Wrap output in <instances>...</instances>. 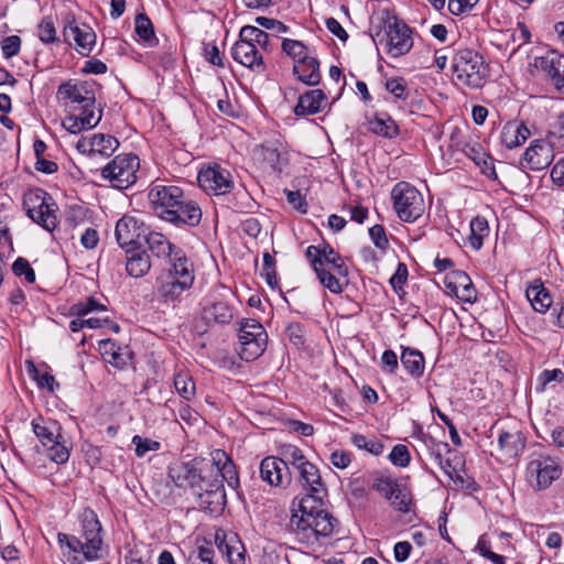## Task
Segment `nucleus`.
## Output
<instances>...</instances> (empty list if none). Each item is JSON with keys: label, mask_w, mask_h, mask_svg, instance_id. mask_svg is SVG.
Instances as JSON below:
<instances>
[{"label": "nucleus", "mask_w": 564, "mask_h": 564, "mask_svg": "<svg viewBox=\"0 0 564 564\" xmlns=\"http://www.w3.org/2000/svg\"><path fill=\"white\" fill-rule=\"evenodd\" d=\"M318 494L311 492L299 501V513H293L289 528L296 540L307 546L318 542L319 536L333 534L338 521L328 511L322 508V498Z\"/></svg>", "instance_id": "nucleus-1"}, {"label": "nucleus", "mask_w": 564, "mask_h": 564, "mask_svg": "<svg viewBox=\"0 0 564 564\" xmlns=\"http://www.w3.org/2000/svg\"><path fill=\"white\" fill-rule=\"evenodd\" d=\"M195 281L194 263L182 249L176 250L170 267L156 278V292L163 303H178Z\"/></svg>", "instance_id": "nucleus-2"}, {"label": "nucleus", "mask_w": 564, "mask_h": 564, "mask_svg": "<svg viewBox=\"0 0 564 564\" xmlns=\"http://www.w3.org/2000/svg\"><path fill=\"white\" fill-rule=\"evenodd\" d=\"M305 256L316 273L319 283L334 294L344 291L339 276H347L348 269L340 254L327 242L308 246Z\"/></svg>", "instance_id": "nucleus-3"}, {"label": "nucleus", "mask_w": 564, "mask_h": 564, "mask_svg": "<svg viewBox=\"0 0 564 564\" xmlns=\"http://www.w3.org/2000/svg\"><path fill=\"white\" fill-rule=\"evenodd\" d=\"M82 529L83 532L80 538L59 533V542L64 543V541H66L70 551L74 553H82L87 561L101 558L104 544L101 538V524L96 512L91 509H85L82 513Z\"/></svg>", "instance_id": "nucleus-4"}, {"label": "nucleus", "mask_w": 564, "mask_h": 564, "mask_svg": "<svg viewBox=\"0 0 564 564\" xmlns=\"http://www.w3.org/2000/svg\"><path fill=\"white\" fill-rule=\"evenodd\" d=\"M452 70L456 80L469 88H481L489 76V65L473 48H459L452 57Z\"/></svg>", "instance_id": "nucleus-5"}, {"label": "nucleus", "mask_w": 564, "mask_h": 564, "mask_svg": "<svg viewBox=\"0 0 564 564\" xmlns=\"http://www.w3.org/2000/svg\"><path fill=\"white\" fill-rule=\"evenodd\" d=\"M169 478L180 488H191L199 491L207 480L213 477V466L203 458L188 462H176L169 467Z\"/></svg>", "instance_id": "nucleus-6"}, {"label": "nucleus", "mask_w": 564, "mask_h": 564, "mask_svg": "<svg viewBox=\"0 0 564 564\" xmlns=\"http://www.w3.org/2000/svg\"><path fill=\"white\" fill-rule=\"evenodd\" d=\"M238 339L239 343L236 350L240 358L245 361H253L264 352L268 344V334L260 322L246 318L240 322Z\"/></svg>", "instance_id": "nucleus-7"}, {"label": "nucleus", "mask_w": 564, "mask_h": 564, "mask_svg": "<svg viewBox=\"0 0 564 564\" xmlns=\"http://www.w3.org/2000/svg\"><path fill=\"white\" fill-rule=\"evenodd\" d=\"M393 208L405 223L419 219L425 209L423 195L410 183L399 182L391 191Z\"/></svg>", "instance_id": "nucleus-8"}, {"label": "nucleus", "mask_w": 564, "mask_h": 564, "mask_svg": "<svg viewBox=\"0 0 564 564\" xmlns=\"http://www.w3.org/2000/svg\"><path fill=\"white\" fill-rule=\"evenodd\" d=\"M139 167L140 160L138 155L127 153L115 156L113 160L98 171L101 177L108 181L113 188L126 189L137 182Z\"/></svg>", "instance_id": "nucleus-9"}, {"label": "nucleus", "mask_w": 564, "mask_h": 564, "mask_svg": "<svg viewBox=\"0 0 564 564\" xmlns=\"http://www.w3.org/2000/svg\"><path fill=\"white\" fill-rule=\"evenodd\" d=\"M95 104L96 99L93 95L91 104L82 102L78 106H72L63 119V127L74 134L95 128L101 120V110L97 111Z\"/></svg>", "instance_id": "nucleus-10"}, {"label": "nucleus", "mask_w": 564, "mask_h": 564, "mask_svg": "<svg viewBox=\"0 0 564 564\" xmlns=\"http://www.w3.org/2000/svg\"><path fill=\"white\" fill-rule=\"evenodd\" d=\"M411 29L401 20L391 18L384 28L386 51L391 57H399L410 52L413 46Z\"/></svg>", "instance_id": "nucleus-11"}, {"label": "nucleus", "mask_w": 564, "mask_h": 564, "mask_svg": "<svg viewBox=\"0 0 564 564\" xmlns=\"http://www.w3.org/2000/svg\"><path fill=\"white\" fill-rule=\"evenodd\" d=\"M59 426L56 422H53L50 426H40L37 423V440L42 445V451L37 447V454L56 464L66 463L69 458V452L59 442Z\"/></svg>", "instance_id": "nucleus-12"}, {"label": "nucleus", "mask_w": 564, "mask_h": 564, "mask_svg": "<svg viewBox=\"0 0 564 564\" xmlns=\"http://www.w3.org/2000/svg\"><path fill=\"white\" fill-rule=\"evenodd\" d=\"M224 290V293H212L204 306L203 318L208 325H226L229 324L235 316V307L231 303L232 296L229 294L228 290Z\"/></svg>", "instance_id": "nucleus-13"}, {"label": "nucleus", "mask_w": 564, "mask_h": 564, "mask_svg": "<svg viewBox=\"0 0 564 564\" xmlns=\"http://www.w3.org/2000/svg\"><path fill=\"white\" fill-rule=\"evenodd\" d=\"M197 181L200 188L208 195H225L234 187L231 173L217 164L203 169L198 173Z\"/></svg>", "instance_id": "nucleus-14"}, {"label": "nucleus", "mask_w": 564, "mask_h": 564, "mask_svg": "<svg viewBox=\"0 0 564 564\" xmlns=\"http://www.w3.org/2000/svg\"><path fill=\"white\" fill-rule=\"evenodd\" d=\"M527 471L530 477H534L535 479L533 486L538 490H543L560 478L562 467L557 458L547 455H539L528 464Z\"/></svg>", "instance_id": "nucleus-15"}, {"label": "nucleus", "mask_w": 564, "mask_h": 564, "mask_svg": "<svg viewBox=\"0 0 564 564\" xmlns=\"http://www.w3.org/2000/svg\"><path fill=\"white\" fill-rule=\"evenodd\" d=\"M119 145L118 140L110 134H94L90 138L84 137L76 143L79 153L86 155L87 160L97 158L107 159L112 155Z\"/></svg>", "instance_id": "nucleus-16"}, {"label": "nucleus", "mask_w": 564, "mask_h": 564, "mask_svg": "<svg viewBox=\"0 0 564 564\" xmlns=\"http://www.w3.org/2000/svg\"><path fill=\"white\" fill-rule=\"evenodd\" d=\"M148 197L155 214L163 219L165 212L173 209L184 198V192L175 185L152 184Z\"/></svg>", "instance_id": "nucleus-17"}, {"label": "nucleus", "mask_w": 564, "mask_h": 564, "mask_svg": "<svg viewBox=\"0 0 564 564\" xmlns=\"http://www.w3.org/2000/svg\"><path fill=\"white\" fill-rule=\"evenodd\" d=\"M231 56L237 63L257 73H262L265 69L262 53L257 50L252 41L245 39L243 26L239 32V40L231 47Z\"/></svg>", "instance_id": "nucleus-18"}, {"label": "nucleus", "mask_w": 564, "mask_h": 564, "mask_svg": "<svg viewBox=\"0 0 564 564\" xmlns=\"http://www.w3.org/2000/svg\"><path fill=\"white\" fill-rule=\"evenodd\" d=\"M534 67L543 73L546 79L558 91L564 93V55L550 51L534 59Z\"/></svg>", "instance_id": "nucleus-19"}, {"label": "nucleus", "mask_w": 564, "mask_h": 564, "mask_svg": "<svg viewBox=\"0 0 564 564\" xmlns=\"http://www.w3.org/2000/svg\"><path fill=\"white\" fill-rule=\"evenodd\" d=\"M195 495L198 497L199 507L210 513L220 512L226 506L224 485L217 477H210Z\"/></svg>", "instance_id": "nucleus-20"}, {"label": "nucleus", "mask_w": 564, "mask_h": 564, "mask_svg": "<svg viewBox=\"0 0 564 564\" xmlns=\"http://www.w3.org/2000/svg\"><path fill=\"white\" fill-rule=\"evenodd\" d=\"M147 230L148 227L142 221L126 215L117 221L115 235L119 246L129 249L140 245Z\"/></svg>", "instance_id": "nucleus-21"}, {"label": "nucleus", "mask_w": 564, "mask_h": 564, "mask_svg": "<svg viewBox=\"0 0 564 564\" xmlns=\"http://www.w3.org/2000/svg\"><path fill=\"white\" fill-rule=\"evenodd\" d=\"M163 220L176 226L196 227L202 220V209L196 202L184 196L173 209L165 212Z\"/></svg>", "instance_id": "nucleus-22"}, {"label": "nucleus", "mask_w": 564, "mask_h": 564, "mask_svg": "<svg viewBox=\"0 0 564 564\" xmlns=\"http://www.w3.org/2000/svg\"><path fill=\"white\" fill-rule=\"evenodd\" d=\"M260 477L263 481L274 487H286L291 482L289 466L283 459L268 456L260 464Z\"/></svg>", "instance_id": "nucleus-23"}, {"label": "nucleus", "mask_w": 564, "mask_h": 564, "mask_svg": "<svg viewBox=\"0 0 564 564\" xmlns=\"http://www.w3.org/2000/svg\"><path fill=\"white\" fill-rule=\"evenodd\" d=\"M553 147L554 144L551 141H532L523 154L527 166L532 171L547 167L554 159Z\"/></svg>", "instance_id": "nucleus-24"}, {"label": "nucleus", "mask_w": 564, "mask_h": 564, "mask_svg": "<svg viewBox=\"0 0 564 564\" xmlns=\"http://www.w3.org/2000/svg\"><path fill=\"white\" fill-rule=\"evenodd\" d=\"M64 36L74 40L76 51L83 56H88L91 53L97 39L95 31L88 24L76 22L64 26Z\"/></svg>", "instance_id": "nucleus-25"}, {"label": "nucleus", "mask_w": 564, "mask_h": 564, "mask_svg": "<svg viewBox=\"0 0 564 564\" xmlns=\"http://www.w3.org/2000/svg\"><path fill=\"white\" fill-rule=\"evenodd\" d=\"M210 456L212 463H209V465L213 466V478L221 477V482L226 481L232 489L238 488L239 476L232 459L227 455V453L223 449H215L210 453Z\"/></svg>", "instance_id": "nucleus-26"}, {"label": "nucleus", "mask_w": 564, "mask_h": 564, "mask_svg": "<svg viewBox=\"0 0 564 564\" xmlns=\"http://www.w3.org/2000/svg\"><path fill=\"white\" fill-rule=\"evenodd\" d=\"M41 204L37 206V225H40L47 232H53L57 228L59 210L54 198L45 191L37 188V200Z\"/></svg>", "instance_id": "nucleus-27"}, {"label": "nucleus", "mask_w": 564, "mask_h": 564, "mask_svg": "<svg viewBox=\"0 0 564 564\" xmlns=\"http://www.w3.org/2000/svg\"><path fill=\"white\" fill-rule=\"evenodd\" d=\"M93 95L84 84L72 82L62 84L57 89V98L63 101L67 111L72 109V106H78L82 102L91 104Z\"/></svg>", "instance_id": "nucleus-28"}, {"label": "nucleus", "mask_w": 564, "mask_h": 564, "mask_svg": "<svg viewBox=\"0 0 564 564\" xmlns=\"http://www.w3.org/2000/svg\"><path fill=\"white\" fill-rule=\"evenodd\" d=\"M327 104L326 94L322 89L307 90L300 95L294 113L296 116L315 115L324 110Z\"/></svg>", "instance_id": "nucleus-29"}, {"label": "nucleus", "mask_w": 564, "mask_h": 564, "mask_svg": "<svg viewBox=\"0 0 564 564\" xmlns=\"http://www.w3.org/2000/svg\"><path fill=\"white\" fill-rule=\"evenodd\" d=\"M143 240L148 246V250L153 257L158 259L174 258V253L180 248H176L163 234L147 230Z\"/></svg>", "instance_id": "nucleus-30"}, {"label": "nucleus", "mask_w": 564, "mask_h": 564, "mask_svg": "<svg viewBox=\"0 0 564 564\" xmlns=\"http://www.w3.org/2000/svg\"><path fill=\"white\" fill-rule=\"evenodd\" d=\"M99 350L104 360L117 368H123L131 359V351L127 346L122 347L111 339L99 343Z\"/></svg>", "instance_id": "nucleus-31"}, {"label": "nucleus", "mask_w": 564, "mask_h": 564, "mask_svg": "<svg viewBox=\"0 0 564 564\" xmlns=\"http://www.w3.org/2000/svg\"><path fill=\"white\" fill-rule=\"evenodd\" d=\"M263 161L275 172H281L288 164V152L279 141H268L260 148Z\"/></svg>", "instance_id": "nucleus-32"}, {"label": "nucleus", "mask_w": 564, "mask_h": 564, "mask_svg": "<svg viewBox=\"0 0 564 564\" xmlns=\"http://www.w3.org/2000/svg\"><path fill=\"white\" fill-rule=\"evenodd\" d=\"M498 448L506 458H516L525 448V437L520 431H503L498 436Z\"/></svg>", "instance_id": "nucleus-33"}, {"label": "nucleus", "mask_w": 564, "mask_h": 564, "mask_svg": "<svg viewBox=\"0 0 564 564\" xmlns=\"http://www.w3.org/2000/svg\"><path fill=\"white\" fill-rule=\"evenodd\" d=\"M530 135L531 132L523 122L509 121L502 128L500 140L506 148L513 149L523 144Z\"/></svg>", "instance_id": "nucleus-34"}, {"label": "nucleus", "mask_w": 564, "mask_h": 564, "mask_svg": "<svg viewBox=\"0 0 564 564\" xmlns=\"http://www.w3.org/2000/svg\"><path fill=\"white\" fill-rule=\"evenodd\" d=\"M293 74L300 82L308 86H316L322 79L319 62L315 55L307 59L294 63Z\"/></svg>", "instance_id": "nucleus-35"}, {"label": "nucleus", "mask_w": 564, "mask_h": 564, "mask_svg": "<svg viewBox=\"0 0 564 564\" xmlns=\"http://www.w3.org/2000/svg\"><path fill=\"white\" fill-rule=\"evenodd\" d=\"M151 269L150 256L145 250L127 249L126 270L132 278H142Z\"/></svg>", "instance_id": "nucleus-36"}, {"label": "nucleus", "mask_w": 564, "mask_h": 564, "mask_svg": "<svg viewBox=\"0 0 564 564\" xmlns=\"http://www.w3.org/2000/svg\"><path fill=\"white\" fill-rule=\"evenodd\" d=\"M527 299L533 310L538 313H545L552 305L553 299L541 281H534L525 291Z\"/></svg>", "instance_id": "nucleus-37"}, {"label": "nucleus", "mask_w": 564, "mask_h": 564, "mask_svg": "<svg viewBox=\"0 0 564 564\" xmlns=\"http://www.w3.org/2000/svg\"><path fill=\"white\" fill-rule=\"evenodd\" d=\"M400 359L403 368L412 378L419 379L424 375L425 359L420 350L405 347Z\"/></svg>", "instance_id": "nucleus-38"}, {"label": "nucleus", "mask_w": 564, "mask_h": 564, "mask_svg": "<svg viewBox=\"0 0 564 564\" xmlns=\"http://www.w3.org/2000/svg\"><path fill=\"white\" fill-rule=\"evenodd\" d=\"M243 36L245 39H249V41H252L257 50L262 54L264 52L272 51L279 41L278 35H271L265 31L253 25L243 26Z\"/></svg>", "instance_id": "nucleus-39"}, {"label": "nucleus", "mask_w": 564, "mask_h": 564, "mask_svg": "<svg viewBox=\"0 0 564 564\" xmlns=\"http://www.w3.org/2000/svg\"><path fill=\"white\" fill-rule=\"evenodd\" d=\"M369 130L383 138L393 139L399 135V126L386 112L376 113L369 120Z\"/></svg>", "instance_id": "nucleus-40"}, {"label": "nucleus", "mask_w": 564, "mask_h": 564, "mask_svg": "<svg viewBox=\"0 0 564 564\" xmlns=\"http://www.w3.org/2000/svg\"><path fill=\"white\" fill-rule=\"evenodd\" d=\"M455 285L449 283L447 288L462 301L473 303L477 299V292L470 278L463 271L455 272Z\"/></svg>", "instance_id": "nucleus-41"}, {"label": "nucleus", "mask_w": 564, "mask_h": 564, "mask_svg": "<svg viewBox=\"0 0 564 564\" xmlns=\"http://www.w3.org/2000/svg\"><path fill=\"white\" fill-rule=\"evenodd\" d=\"M283 53L290 56L294 63L307 59L315 55L314 46L306 45L302 41L283 39L281 43Z\"/></svg>", "instance_id": "nucleus-42"}, {"label": "nucleus", "mask_w": 564, "mask_h": 564, "mask_svg": "<svg viewBox=\"0 0 564 564\" xmlns=\"http://www.w3.org/2000/svg\"><path fill=\"white\" fill-rule=\"evenodd\" d=\"M134 25L137 35L145 46L153 47L159 43L153 24L147 14L139 13L135 17Z\"/></svg>", "instance_id": "nucleus-43"}, {"label": "nucleus", "mask_w": 564, "mask_h": 564, "mask_svg": "<svg viewBox=\"0 0 564 564\" xmlns=\"http://www.w3.org/2000/svg\"><path fill=\"white\" fill-rule=\"evenodd\" d=\"M297 471L307 490L314 494H319L322 487V478L317 467L311 462L306 460Z\"/></svg>", "instance_id": "nucleus-44"}, {"label": "nucleus", "mask_w": 564, "mask_h": 564, "mask_svg": "<svg viewBox=\"0 0 564 564\" xmlns=\"http://www.w3.org/2000/svg\"><path fill=\"white\" fill-rule=\"evenodd\" d=\"M489 234L488 221L484 217H475L470 221L469 245L474 250H479L484 245V238Z\"/></svg>", "instance_id": "nucleus-45"}, {"label": "nucleus", "mask_w": 564, "mask_h": 564, "mask_svg": "<svg viewBox=\"0 0 564 564\" xmlns=\"http://www.w3.org/2000/svg\"><path fill=\"white\" fill-rule=\"evenodd\" d=\"M564 382V371L562 369H545L536 378V392H544L549 388H553V383Z\"/></svg>", "instance_id": "nucleus-46"}, {"label": "nucleus", "mask_w": 564, "mask_h": 564, "mask_svg": "<svg viewBox=\"0 0 564 564\" xmlns=\"http://www.w3.org/2000/svg\"><path fill=\"white\" fill-rule=\"evenodd\" d=\"M174 387L177 393L186 401H191L195 397L196 386L187 372H180L174 376Z\"/></svg>", "instance_id": "nucleus-47"}, {"label": "nucleus", "mask_w": 564, "mask_h": 564, "mask_svg": "<svg viewBox=\"0 0 564 564\" xmlns=\"http://www.w3.org/2000/svg\"><path fill=\"white\" fill-rule=\"evenodd\" d=\"M106 311V306L94 297H88L84 302H77L69 308V314L76 317H85L93 312Z\"/></svg>", "instance_id": "nucleus-48"}, {"label": "nucleus", "mask_w": 564, "mask_h": 564, "mask_svg": "<svg viewBox=\"0 0 564 564\" xmlns=\"http://www.w3.org/2000/svg\"><path fill=\"white\" fill-rule=\"evenodd\" d=\"M421 440L424 442L436 464H441L443 462L445 458L444 453L451 452L449 445L447 443L436 441L431 435L422 434Z\"/></svg>", "instance_id": "nucleus-49"}, {"label": "nucleus", "mask_w": 564, "mask_h": 564, "mask_svg": "<svg viewBox=\"0 0 564 564\" xmlns=\"http://www.w3.org/2000/svg\"><path fill=\"white\" fill-rule=\"evenodd\" d=\"M351 443L359 449H365L372 455H381L383 452V444L377 438H367L362 434H354L351 436Z\"/></svg>", "instance_id": "nucleus-50"}, {"label": "nucleus", "mask_w": 564, "mask_h": 564, "mask_svg": "<svg viewBox=\"0 0 564 564\" xmlns=\"http://www.w3.org/2000/svg\"><path fill=\"white\" fill-rule=\"evenodd\" d=\"M47 368L46 364L37 366V388L54 393L59 389V383L53 375L47 372Z\"/></svg>", "instance_id": "nucleus-51"}, {"label": "nucleus", "mask_w": 564, "mask_h": 564, "mask_svg": "<svg viewBox=\"0 0 564 564\" xmlns=\"http://www.w3.org/2000/svg\"><path fill=\"white\" fill-rule=\"evenodd\" d=\"M549 139L554 145L564 148V112H560L550 123Z\"/></svg>", "instance_id": "nucleus-52"}, {"label": "nucleus", "mask_w": 564, "mask_h": 564, "mask_svg": "<svg viewBox=\"0 0 564 564\" xmlns=\"http://www.w3.org/2000/svg\"><path fill=\"white\" fill-rule=\"evenodd\" d=\"M398 487L399 484L394 479L384 476L376 477L372 484V488L381 494L387 500H391L393 498V494Z\"/></svg>", "instance_id": "nucleus-53"}, {"label": "nucleus", "mask_w": 564, "mask_h": 564, "mask_svg": "<svg viewBox=\"0 0 564 564\" xmlns=\"http://www.w3.org/2000/svg\"><path fill=\"white\" fill-rule=\"evenodd\" d=\"M384 87L395 99L406 100L409 97L406 80L402 77L387 79Z\"/></svg>", "instance_id": "nucleus-54"}, {"label": "nucleus", "mask_w": 564, "mask_h": 564, "mask_svg": "<svg viewBox=\"0 0 564 564\" xmlns=\"http://www.w3.org/2000/svg\"><path fill=\"white\" fill-rule=\"evenodd\" d=\"M37 37L44 44L59 42V40L56 35V29H55L54 22L51 19L45 18L37 25Z\"/></svg>", "instance_id": "nucleus-55"}, {"label": "nucleus", "mask_w": 564, "mask_h": 564, "mask_svg": "<svg viewBox=\"0 0 564 564\" xmlns=\"http://www.w3.org/2000/svg\"><path fill=\"white\" fill-rule=\"evenodd\" d=\"M282 455L283 462H285L288 466L289 464L292 465L296 470H299L307 460L303 455L302 451L294 445H289L284 447Z\"/></svg>", "instance_id": "nucleus-56"}, {"label": "nucleus", "mask_w": 564, "mask_h": 564, "mask_svg": "<svg viewBox=\"0 0 564 564\" xmlns=\"http://www.w3.org/2000/svg\"><path fill=\"white\" fill-rule=\"evenodd\" d=\"M132 444L135 446V455L138 457H143L148 452H155L161 447L159 442L140 435L132 437Z\"/></svg>", "instance_id": "nucleus-57"}, {"label": "nucleus", "mask_w": 564, "mask_h": 564, "mask_svg": "<svg viewBox=\"0 0 564 564\" xmlns=\"http://www.w3.org/2000/svg\"><path fill=\"white\" fill-rule=\"evenodd\" d=\"M390 462L398 467H406L411 462V455L408 447L403 444H397L393 446L389 454Z\"/></svg>", "instance_id": "nucleus-58"}, {"label": "nucleus", "mask_w": 564, "mask_h": 564, "mask_svg": "<svg viewBox=\"0 0 564 564\" xmlns=\"http://www.w3.org/2000/svg\"><path fill=\"white\" fill-rule=\"evenodd\" d=\"M391 502V506L402 512L406 513L410 511L411 507V495L406 491V489L401 488L400 486L397 488L395 492L393 494V498L389 500Z\"/></svg>", "instance_id": "nucleus-59"}, {"label": "nucleus", "mask_w": 564, "mask_h": 564, "mask_svg": "<svg viewBox=\"0 0 564 564\" xmlns=\"http://www.w3.org/2000/svg\"><path fill=\"white\" fill-rule=\"evenodd\" d=\"M12 272L17 275V276H24L25 278V281L28 283H33L35 281V272L33 270V268L31 267L30 262L22 258V257H19L12 264Z\"/></svg>", "instance_id": "nucleus-60"}, {"label": "nucleus", "mask_w": 564, "mask_h": 564, "mask_svg": "<svg viewBox=\"0 0 564 564\" xmlns=\"http://www.w3.org/2000/svg\"><path fill=\"white\" fill-rule=\"evenodd\" d=\"M218 549L226 555L229 564H245L243 550H239V547L225 543V540L219 542Z\"/></svg>", "instance_id": "nucleus-61"}, {"label": "nucleus", "mask_w": 564, "mask_h": 564, "mask_svg": "<svg viewBox=\"0 0 564 564\" xmlns=\"http://www.w3.org/2000/svg\"><path fill=\"white\" fill-rule=\"evenodd\" d=\"M369 236L373 241L375 246L380 250L384 251L388 248L389 241L386 235V229L382 225L372 226L369 229Z\"/></svg>", "instance_id": "nucleus-62"}, {"label": "nucleus", "mask_w": 564, "mask_h": 564, "mask_svg": "<svg viewBox=\"0 0 564 564\" xmlns=\"http://www.w3.org/2000/svg\"><path fill=\"white\" fill-rule=\"evenodd\" d=\"M58 171V163L56 162V159L51 155L50 153L47 155H40L37 153V172L44 173V174H54Z\"/></svg>", "instance_id": "nucleus-63"}, {"label": "nucleus", "mask_w": 564, "mask_h": 564, "mask_svg": "<svg viewBox=\"0 0 564 564\" xmlns=\"http://www.w3.org/2000/svg\"><path fill=\"white\" fill-rule=\"evenodd\" d=\"M21 46V40L18 35H10L2 40L1 50L4 57L10 58L18 54Z\"/></svg>", "instance_id": "nucleus-64"}]
</instances>
